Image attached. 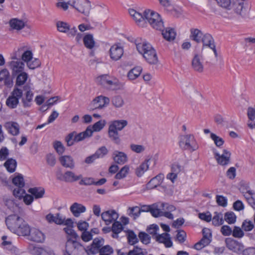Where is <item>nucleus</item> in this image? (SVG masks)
<instances>
[{
	"label": "nucleus",
	"mask_w": 255,
	"mask_h": 255,
	"mask_svg": "<svg viewBox=\"0 0 255 255\" xmlns=\"http://www.w3.org/2000/svg\"><path fill=\"white\" fill-rule=\"evenodd\" d=\"M128 121L125 120H115L111 122L108 129V135L111 140L117 145L121 144V139L118 131L122 130L128 125Z\"/></svg>",
	"instance_id": "f257e3e1"
},
{
	"label": "nucleus",
	"mask_w": 255,
	"mask_h": 255,
	"mask_svg": "<svg viewBox=\"0 0 255 255\" xmlns=\"http://www.w3.org/2000/svg\"><path fill=\"white\" fill-rule=\"evenodd\" d=\"M91 255L86 249L83 250L82 245L74 241L72 239H68L66 244V251L64 255Z\"/></svg>",
	"instance_id": "f03ea898"
},
{
	"label": "nucleus",
	"mask_w": 255,
	"mask_h": 255,
	"mask_svg": "<svg viewBox=\"0 0 255 255\" xmlns=\"http://www.w3.org/2000/svg\"><path fill=\"white\" fill-rule=\"evenodd\" d=\"M250 9V5L248 0H232L228 10H232L242 17H245Z\"/></svg>",
	"instance_id": "7ed1b4c3"
},
{
	"label": "nucleus",
	"mask_w": 255,
	"mask_h": 255,
	"mask_svg": "<svg viewBox=\"0 0 255 255\" xmlns=\"http://www.w3.org/2000/svg\"><path fill=\"white\" fill-rule=\"evenodd\" d=\"M179 146L183 150L193 152L199 148V146L193 134H186L180 136Z\"/></svg>",
	"instance_id": "20e7f679"
},
{
	"label": "nucleus",
	"mask_w": 255,
	"mask_h": 255,
	"mask_svg": "<svg viewBox=\"0 0 255 255\" xmlns=\"http://www.w3.org/2000/svg\"><path fill=\"white\" fill-rule=\"evenodd\" d=\"M144 16L152 27L157 30H162L164 24L160 15L149 9L144 11Z\"/></svg>",
	"instance_id": "39448f33"
},
{
	"label": "nucleus",
	"mask_w": 255,
	"mask_h": 255,
	"mask_svg": "<svg viewBox=\"0 0 255 255\" xmlns=\"http://www.w3.org/2000/svg\"><path fill=\"white\" fill-rule=\"evenodd\" d=\"M23 95L22 90L14 87L9 97L6 100V105L10 109H15L19 104V100Z\"/></svg>",
	"instance_id": "423d86ee"
},
{
	"label": "nucleus",
	"mask_w": 255,
	"mask_h": 255,
	"mask_svg": "<svg viewBox=\"0 0 255 255\" xmlns=\"http://www.w3.org/2000/svg\"><path fill=\"white\" fill-rule=\"evenodd\" d=\"M23 218L16 214L9 215L5 219V224L7 228L12 233L15 234L18 226L23 222Z\"/></svg>",
	"instance_id": "0eeeda50"
},
{
	"label": "nucleus",
	"mask_w": 255,
	"mask_h": 255,
	"mask_svg": "<svg viewBox=\"0 0 255 255\" xmlns=\"http://www.w3.org/2000/svg\"><path fill=\"white\" fill-rule=\"evenodd\" d=\"M12 183L16 186L13 191V195L20 198L23 195L25 194V191L23 188L25 185L23 176L19 174L12 179Z\"/></svg>",
	"instance_id": "6e6552de"
},
{
	"label": "nucleus",
	"mask_w": 255,
	"mask_h": 255,
	"mask_svg": "<svg viewBox=\"0 0 255 255\" xmlns=\"http://www.w3.org/2000/svg\"><path fill=\"white\" fill-rule=\"evenodd\" d=\"M78 11L88 15L90 10V3L87 0H77L74 1L71 5Z\"/></svg>",
	"instance_id": "1a4fd4ad"
},
{
	"label": "nucleus",
	"mask_w": 255,
	"mask_h": 255,
	"mask_svg": "<svg viewBox=\"0 0 255 255\" xmlns=\"http://www.w3.org/2000/svg\"><path fill=\"white\" fill-rule=\"evenodd\" d=\"M104 243V240L103 238H96L93 240L91 245L88 246L86 250L91 255H96L99 253Z\"/></svg>",
	"instance_id": "9d476101"
},
{
	"label": "nucleus",
	"mask_w": 255,
	"mask_h": 255,
	"mask_svg": "<svg viewBox=\"0 0 255 255\" xmlns=\"http://www.w3.org/2000/svg\"><path fill=\"white\" fill-rule=\"evenodd\" d=\"M227 247L233 252L241 253L244 250L243 245L237 241L231 238H227L225 240Z\"/></svg>",
	"instance_id": "9b49d317"
},
{
	"label": "nucleus",
	"mask_w": 255,
	"mask_h": 255,
	"mask_svg": "<svg viewBox=\"0 0 255 255\" xmlns=\"http://www.w3.org/2000/svg\"><path fill=\"white\" fill-rule=\"evenodd\" d=\"M15 59L16 60H12L8 63L9 68L12 71L11 74L13 77L23 72L24 67V64L23 62L16 58Z\"/></svg>",
	"instance_id": "f8f14e48"
},
{
	"label": "nucleus",
	"mask_w": 255,
	"mask_h": 255,
	"mask_svg": "<svg viewBox=\"0 0 255 255\" xmlns=\"http://www.w3.org/2000/svg\"><path fill=\"white\" fill-rule=\"evenodd\" d=\"M135 44L137 51L139 53L142 54V56L153 48L149 43L142 41L140 38H137L135 40Z\"/></svg>",
	"instance_id": "ddd939ff"
},
{
	"label": "nucleus",
	"mask_w": 255,
	"mask_h": 255,
	"mask_svg": "<svg viewBox=\"0 0 255 255\" xmlns=\"http://www.w3.org/2000/svg\"><path fill=\"white\" fill-rule=\"evenodd\" d=\"M28 239L33 242L42 243L45 240L44 234L36 228H31L30 233L28 235Z\"/></svg>",
	"instance_id": "4468645a"
},
{
	"label": "nucleus",
	"mask_w": 255,
	"mask_h": 255,
	"mask_svg": "<svg viewBox=\"0 0 255 255\" xmlns=\"http://www.w3.org/2000/svg\"><path fill=\"white\" fill-rule=\"evenodd\" d=\"M101 217L106 224L109 225L118 219L119 214L114 210H108L103 212L101 214Z\"/></svg>",
	"instance_id": "2eb2a0df"
},
{
	"label": "nucleus",
	"mask_w": 255,
	"mask_h": 255,
	"mask_svg": "<svg viewBox=\"0 0 255 255\" xmlns=\"http://www.w3.org/2000/svg\"><path fill=\"white\" fill-rule=\"evenodd\" d=\"M124 50L122 47L118 45H114L110 49V57L113 60H118L123 56Z\"/></svg>",
	"instance_id": "dca6fc26"
},
{
	"label": "nucleus",
	"mask_w": 255,
	"mask_h": 255,
	"mask_svg": "<svg viewBox=\"0 0 255 255\" xmlns=\"http://www.w3.org/2000/svg\"><path fill=\"white\" fill-rule=\"evenodd\" d=\"M215 156L218 163L221 165H226L230 162L231 153L226 149H224L223 153L221 155L215 152Z\"/></svg>",
	"instance_id": "f3484780"
},
{
	"label": "nucleus",
	"mask_w": 255,
	"mask_h": 255,
	"mask_svg": "<svg viewBox=\"0 0 255 255\" xmlns=\"http://www.w3.org/2000/svg\"><path fill=\"white\" fill-rule=\"evenodd\" d=\"M156 241L159 243H163L166 248H170L173 244L170 235L167 233L159 234L155 237Z\"/></svg>",
	"instance_id": "a211bd4d"
},
{
	"label": "nucleus",
	"mask_w": 255,
	"mask_h": 255,
	"mask_svg": "<svg viewBox=\"0 0 255 255\" xmlns=\"http://www.w3.org/2000/svg\"><path fill=\"white\" fill-rule=\"evenodd\" d=\"M129 13L130 16L133 17L138 25L141 26H144V22L146 20L144 16V12L142 14L133 9H130L129 10Z\"/></svg>",
	"instance_id": "6ab92c4d"
},
{
	"label": "nucleus",
	"mask_w": 255,
	"mask_h": 255,
	"mask_svg": "<svg viewBox=\"0 0 255 255\" xmlns=\"http://www.w3.org/2000/svg\"><path fill=\"white\" fill-rule=\"evenodd\" d=\"M114 161L117 164H124L128 161L127 155L123 152L115 150L113 153Z\"/></svg>",
	"instance_id": "aec40b11"
},
{
	"label": "nucleus",
	"mask_w": 255,
	"mask_h": 255,
	"mask_svg": "<svg viewBox=\"0 0 255 255\" xmlns=\"http://www.w3.org/2000/svg\"><path fill=\"white\" fill-rule=\"evenodd\" d=\"M143 57L147 62L151 65H155L158 62L157 53L154 48L148 52L145 53Z\"/></svg>",
	"instance_id": "412c9836"
},
{
	"label": "nucleus",
	"mask_w": 255,
	"mask_h": 255,
	"mask_svg": "<svg viewBox=\"0 0 255 255\" xmlns=\"http://www.w3.org/2000/svg\"><path fill=\"white\" fill-rule=\"evenodd\" d=\"M70 210L75 217H78L81 213L86 211V208L82 204L75 202L70 206Z\"/></svg>",
	"instance_id": "4be33fe9"
},
{
	"label": "nucleus",
	"mask_w": 255,
	"mask_h": 255,
	"mask_svg": "<svg viewBox=\"0 0 255 255\" xmlns=\"http://www.w3.org/2000/svg\"><path fill=\"white\" fill-rule=\"evenodd\" d=\"M95 109H102L108 105L110 103L109 98L100 96L96 98L93 101Z\"/></svg>",
	"instance_id": "5701e85b"
},
{
	"label": "nucleus",
	"mask_w": 255,
	"mask_h": 255,
	"mask_svg": "<svg viewBox=\"0 0 255 255\" xmlns=\"http://www.w3.org/2000/svg\"><path fill=\"white\" fill-rule=\"evenodd\" d=\"M0 81H3L4 85L7 87H10L13 84V81L10 78L8 71L4 69L0 72Z\"/></svg>",
	"instance_id": "b1692460"
},
{
	"label": "nucleus",
	"mask_w": 255,
	"mask_h": 255,
	"mask_svg": "<svg viewBox=\"0 0 255 255\" xmlns=\"http://www.w3.org/2000/svg\"><path fill=\"white\" fill-rule=\"evenodd\" d=\"M59 161L61 165L66 168L73 169L75 167V163L73 158L70 155H64L59 158Z\"/></svg>",
	"instance_id": "393cba45"
},
{
	"label": "nucleus",
	"mask_w": 255,
	"mask_h": 255,
	"mask_svg": "<svg viewBox=\"0 0 255 255\" xmlns=\"http://www.w3.org/2000/svg\"><path fill=\"white\" fill-rule=\"evenodd\" d=\"M164 178V174L159 173L154 177L152 178L147 184V187L150 189H153L160 185Z\"/></svg>",
	"instance_id": "a878e982"
},
{
	"label": "nucleus",
	"mask_w": 255,
	"mask_h": 255,
	"mask_svg": "<svg viewBox=\"0 0 255 255\" xmlns=\"http://www.w3.org/2000/svg\"><path fill=\"white\" fill-rule=\"evenodd\" d=\"M30 229L29 225L23 220L22 223L17 229L15 234L18 236H27L30 233Z\"/></svg>",
	"instance_id": "bb28decb"
},
{
	"label": "nucleus",
	"mask_w": 255,
	"mask_h": 255,
	"mask_svg": "<svg viewBox=\"0 0 255 255\" xmlns=\"http://www.w3.org/2000/svg\"><path fill=\"white\" fill-rule=\"evenodd\" d=\"M82 175H76L71 171H67L64 173V181L65 182H74L81 179Z\"/></svg>",
	"instance_id": "cd10ccee"
},
{
	"label": "nucleus",
	"mask_w": 255,
	"mask_h": 255,
	"mask_svg": "<svg viewBox=\"0 0 255 255\" xmlns=\"http://www.w3.org/2000/svg\"><path fill=\"white\" fill-rule=\"evenodd\" d=\"M123 86V84L120 83L118 79L110 77L106 88L110 90H117L121 89Z\"/></svg>",
	"instance_id": "c85d7f7f"
},
{
	"label": "nucleus",
	"mask_w": 255,
	"mask_h": 255,
	"mask_svg": "<svg viewBox=\"0 0 255 255\" xmlns=\"http://www.w3.org/2000/svg\"><path fill=\"white\" fill-rule=\"evenodd\" d=\"M190 31V38L198 43H200L204 34L203 32L197 28H191Z\"/></svg>",
	"instance_id": "c756f323"
},
{
	"label": "nucleus",
	"mask_w": 255,
	"mask_h": 255,
	"mask_svg": "<svg viewBox=\"0 0 255 255\" xmlns=\"http://www.w3.org/2000/svg\"><path fill=\"white\" fill-rule=\"evenodd\" d=\"M47 221L50 223H55L58 225H62L64 223V219L59 213L56 214V216L49 213L46 216Z\"/></svg>",
	"instance_id": "7c9ffc66"
},
{
	"label": "nucleus",
	"mask_w": 255,
	"mask_h": 255,
	"mask_svg": "<svg viewBox=\"0 0 255 255\" xmlns=\"http://www.w3.org/2000/svg\"><path fill=\"white\" fill-rule=\"evenodd\" d=\"M29 87L24 86V89L25 90H27L25 93V97L22 98V101L23 103V107H29L31 106V102L32 101L33 93L30 90H28Z\"/></svg>",
	"instance_id": "2f4dec72"
},
{
	"label": "nucleus",
	"mask_w": 255,
	"mask_h": 255,
	"mask_svg": "<svg viewBox=\"0 0 255 255\" xmlns=\"http://www.w3.org/2000/svg\"><path fill=\"white\" fill-rule=\"evenodd\" d=\"M150 159H146L135 169L136 175L140 177L143 175L144 173L148 170L149 168V162Z\"/></svg>",
	"instance_id": "473e14b6"
},
{
	"label": "nucleus",
	"mask_w": 255,
	"mask_h": 255,
	"mask_svg": "<svg viewBox=\"0 0 255 255\" xmlns=\"http://www.w3.org/2000/svg\"><path fill=\"white\" fill-rule=\"evenodd\" d=\"M93 131L89 127L83 132H80L75 135L74 140L76 142L80 141L87 137H90L92 135Z\"/></svg>",
	"instance_id": "72a5a7b5"
},
{
	"label": "nucleus",
	"mask_w": 255,
	"mask_h": 255,
	"mask_svg": "<svg viewBox=\"0 0 255 255\" xmlns=\"http://www.w3.org/2000/svg\"><path fill=\"white\" fill-rule=\"evenodd\" d=\"M5 127L8 132L13 135H16L19 132V126L16 122L7 123L6 124Z\"/></svg>",
	"instance_id": "f704fd0d"
},
{
	"label": "nucleus",
	"mask_w": 255,
	"mask_h": 255,
	"mask_svg": "<svg viewBox=\"0 0 255 255\" xmlns=\"http://www.w3.org/2000/svg\"><path fill=\"white\" fill-rule=\"evenodd\" d=\"M201 42L203 43V47H211L215 45L214 39L212 36L209 33H205L203 34L201 39Z\"/></svg>",
	"instance_id": "c9c22d12"
},
{
	"label": "nucleus",
	"mask_w": 255,
	"mask_h": 255,
	"mask_svg": "<svg viewBox=\"0 0 255 255\" xmlns=\"http://www.w3.org/2000/svg\"><path fill=\"white\" fill-rule=\"evenodd\" d=\"M28 192L30 193L32 196H34L35 199H39L43 197L45 193V190L43 188L41 187H33L29 188Z\"/></svg>",
	"instance_id": "e433bc0d"
},
{
	"label": "nucleus",
	"mask_w": 255,
	"mask_h": 255,
	"mask_svg": "<svg viewBox=\"0 0 255 255\" xmlns=\"http://www.w3.org/2000/svg\"><path fill=\"white\" fill-rule=\"evenodd\" d=\"M192 65L194 70L202 72L203 71V65L201 61L200 58L198 55H195L192 61Z\"/></svg>",
	"instance_id": "4c0bfd02"
},
{
	"label": "nucleus",
	"mask_w": 255,
	"mask_h": 255,
	"mask_svg": "<svg viewBox=\"0 0 255 255\" xmlns=\"http://www.w3.org/2000/svg\"><path fill=\"white\" fill-rule=\"evenodd\" d=\"M161 31H162V35H163V37L166 40L170 41L175 39L176 33L173 29L168 28H166L164 31L163 28Z\"/></svg>",
	"instance_id": "58836bf2"
},
{
	"label": "nucleus",
	"mask_w": 255,
	"mask_h": 255,
	"mask_svg": "<svg viewBox=\"0 0 255 255\" xmlns=\"http://www.w3.org/2000/svg\"><path fill=\"white\" fill-rule=\"evenodd\" d=\"M211 220L212 221V224L216 227L222 225L224 223L223 214L217 212H214V215Z\"/></svg>",
	"instance_id": "ea45409f"
},
{
	"label": "nucleus",
	"mask_w": 255,
	"mask_h": 255,
	"mask_svg": "<svg viewBox=\"0 0 255 255\" xmlns=\"http://www.w3.org/2000/svg\"><path fill=\"white\" fill-rule=\"evenodd\" d=\"M83 42L85 47L88 49H91L95 44L93 35L88 34L83 37Z\"/></svg>",
	"instance_id": "a19ab883"
},
{
	"label": "nucleus",
	"mask_w": 255,
	"mask_h": 255,
	"mask_svg": "<svg viewBox=\"0 0 255 255\" xmlns=\"http://www.w3.org/2000/svg\"><path fill=\"white\" fill-rule=\"evenodd\" d=\"M16 165V161L12 158H8L4 164L6 170L10 173H13L15 171Z\"/></svg>",
	"instance_id": "79ce46f5"
},
{
	"label": "nucleus",
	"mask_w": 255,
	"mask_h": 255,
	"mask_svg": "<svg viewBox=\"0 0 255 255\" xmlns=\"http://www.w3.org/2000/svg\"><path fill=\"white\" fill-rule=\"evenodd\" d=\"M10 27L14 29L20 30L24 27V22L21 20L13 18L9 21Z\"/></svg>",
	"instance_id": "37998d69"
},
{
	"label": "nucleus",
	"mask_w": 255,
	"mask_h": 255,
	"mask_svg": "<svg viewBox=\"0 0 255 255\" xmlns=\"http://www.w3.org/2000/svg\"><path fill=\"white\" fill-rule=\"evenodd\" d=\"M16 76V79L15 86L16 87H17L16 86L23 85L28 78V74L24 72H21Z\"/></svg>",
	"instance_id": "c03bdc74"
},
{
	"label": "nucleus",
	"mask_w": 255,
	"mask_h": 255,
	"mask_svg": "<svg viewBox=\"0 0 255 255\" xmlns=\"http://www.w3.org/2000/svg\"><path fill=\"white\" fill-rule=\"evenodd\" d=\"M141 71L142 68L139 66L132 69L128 74V79L131 80L135 79L140 75Z\"/></svg>",
	"instance_id": "a18cd8bd"
},
{
	"label": "nucleus",
	"mask_w": 255,
	"mask_h": 255,
	"mask_svg": "<svg viewBox=\"0 0 255 255\" xmlns=\"http://www.w3.org/2000/svg\"><path fill=\"white\" fill-rule=\"evenodd\" d=\"M129 167L128 165H125L121 170L116 174L115 178L117 179H121L126 177L128 173Z\"/></svg>",
	"instance_id": "49530a36"
},
{
	"label": "nucleus",
	"mask_w": 255,
	"mask_h": 255,
	"mask_svg": "<svg viewBox=\"0 0 255 255\" xmlns=\"http://www.w3.org/2000/svg\"><path fill=\"white\" fill-rule=\"evenodd\" d=\"M127 238L128 243L130 245H134L138 242L136 235L132 230L128 231Z\"/></svg>",
	"instance_id": "de8ad7c7"
},
{
	"label": "nucleus",
	"mask_w": 255,
	"mask_h": 255,
	"mask_svg": "<svg viewBox=\"0 0 255 255\" xmlns=\"http://www.w3.org/2000/svg\"><path fill=\"white\" fill-rule=\"evenodd\" d=\"M237 217L233 212H228L225 214L224 220L229 224H234L236 221Z\"/></svg>",
	"instance_id": "09e8293b"
},
{
	"label": "nucleus",
	"mask_w": 255,
	"mask_h": 255,
	"mask_svg": "<svg viewBox=\"0 0 255 255\" xmlns=\"http://www.w3.org/2000/svg\"><path fill=\"white\" fill-rule=\"evenodd\" d=\"M138 238L140 241L145 245L150 243L151 237L150 236L144 232H140L138 234Z\"/></svg>",
	"instance_id": "8fccbe9b"
},
{
	"label": "nucleus",
	"mask_w": 255,
	"mask_h": 255,
	"mask_svg": "<svg viewBox=\"0 0 255 255\" xmlns=\"http://www.w3.org/2000/svg\"><path fill=\"white\" fill-rule=\"evenodd\" d=\"M56 26L58 30L61 32L66 33L69 29V25L63 21H58Z\"/></svg>",
	"instance_id": "3c124183"
},
{
	"label": "nucleus",
	"mask_w": 255,
	"mask_h": 255,
	"mask_svg": "<svg viewBox=\"0 0 255 255\" xmlns=\"http://www.w3.org/2000/svg\"><path fill=\"white\" fill-rule=\"evenodd\" d=\"M123 230V227L121 222L116 221H114L112 227V231L113 233L118 235Z\"/></svg>",
	"instance_id": "603ef678"
},
{
	"label": "nucleus",
	"mask_w": 255,
	"mask_h": 255,
	"mask_svg": "<svg viewBox=\"0 0 255 255\" xmlns=\"http://www.w3.org/2000/svg\"><path fill=\"white\" fill-rule=\"evenodd\" d=\"M129 213L128 215L130 217H133L134 219L137 218L140 216L141 210L140 208L137 207H133L131 208H129Z\"/></svg>",
	"instance_id": "864d4df0"
},
{
	"label": "nucleus",
	"mask_w": 255,
	"mask_h": 255,
	"mask_svg": "<svg viewBox=\"0 0 255 255\" xmlns=\"http://www.w3.org/2000/svg\"><path fill=\"white\" fill-rule=\"evenodd\" d=\"M110 78V77L108 75H103L97 78V82L98 84L106 88L108 82H109Z\"/></svg>",
	"instance_id": "5fc2aeb1"
},
{
	"label": "nucleus",
	"mask_w": 255,
	"mask_h": 255,
	"mask_svg": "<svg viewBox=\"0 0 255 255\" xmlns=\"http://www.w3.org/2000/svg\"><path fill=\"white\" fill-rule=\"evenodd\" d=\"M147 252H143L142 249L137 246H134L133 250H130L127 255H146Z\"/></svg>",
	"instance_id": "6e6d98bb"
},
{
	"label": "nucleus",
	"mask_w": 255,
	"mask_h": 255,
	"mask_svg": "<svg viewBox=\"0 0 255 255\" xmlns=\"http://www.w3.org/2000/svg\"><path fill=\"white\" fill-rule=\"evenodd\" d=\"M113 248L109 245L102 247L99 252L100 255H111L113 253Z\"/></svg>",
	"instance_id": "4d7b16f0"
},
{
	"label": "nucleus",
	"mask_w": 255,
	"mask_h": 255,
	"mask_svg": "<svg viewBox=\"0 0 255 255\" xmlns=\"http://www.w3.org/2000/svg\"><path fill=\"white\" fill-rule=\"evenodd\" d=\"M186 239V233L182 230H178L176 237V240L180 244L183 243Z\"/></svg>",
	"instance_id": "13d9d810"
},
{
	"label": "nucleus",
	"mask_w": 255,
	"mask_h": 255,
	"mask_svg": "<svg viewBox=\"0 0 255 255\" xmlns=\"http://www.w3.org/2000/svg\"><path fill=\"white\" fill-rule=\"evenodd\" d=\"M106 125L105 120H100L95 123L92 127L93 131H99L102 130Z\"/></svg>",
	"instance_id": "bf43d9fd"
},
{
	"label": "nucleus",
	"mask_w": 255,
	"mask_h": 255,
	"mask_svg": "<svg viewBox=\"0 0 255 255\" xmlns=\"http://www.w3.org/2000/svg\"><path fill=\"white\" fill-rule=\"evenodd\" d=\"M239 190L242 194H247V193L252 194V191L250 190L248 183L244 181L240 182Z\"/></svg>",
	"instance_id": "052dcab7"
},
{
	"label": "nucleus",
	"mask_w": 255,
	"mask_h": 255,
	"mask_svg": "<svg viewBox=\"0 0 255 255\" xmlns=\"http://www.w3.org/2000/svg\"><path fill=\"white\" fill-rule=\"evenodd\" d=\"M79 183L80 185H95V180L92 177H85L83 178L82 177Z\"/></svg>",
	"instance_id": "680f3d73"
},
{
	"label": "nucleus",
	"mask_w": 255,
	"mask_h": 255,
	"mask_svg": "<svg viewBox=\"0 0 255 255\" xmlns=\"http://www.w3.org/2000/svg\"><path fill=\"white\" fill-rule=\"evenodd\" d=\"M112 102L113 105L116 108L122 107L124 105V100L120 96H115Z\"/></svg>",
	"instance_id": "e2e57ef3"
},
{
	"label": "nucleus",
	"mask_w": 255,
	"mask_h": 255,
	"mask_svg": "<svg viewBox=\"0 0 255 255\" xmlns=\"http://www.w3.org/2000/svg\"><path fill=\"white\" fill-rule=\"evenodd\" d=\"M53 147L56 152L59 154H62L65 148L61 142L59 141H56L53 143Z\"/></svg>",
	"instance_id": "0e129e2a"
},
{
	"label": "nucleus",
	"mask_w": 255,
	"mask_h": 255,
	"mask_svg": "<svg viewBox=\"0 0 255 255\" xmlns=\"http://www.w3.org/2000/svg\"><path fill=\"white\" fill-rule=\"evenodd\" d=\"M232 235L236 238H242L244 236V233L241 228L235 226L232 232Z\"/></svg>",
	"instance_id": "69168bd1"
},
{
	"label": "nucleus",
	"mask_w": 255,
	"mask_h": 255,
	"mask_svg": "<svg viewBox=\"0 0 255 255\" xmlns=\"http://www.w3.org/2000/svg\"><path fill=\"white\" fill-rule=\"evenodd\" d=\"M40 61L38 59L35 58L33 60H30L27 62V65L28 67L30 69H34L40 65Z\"/></svg>",
	"instance_id": "338daca9"
},
{
	"label": "nucleus",
	"mask_w": 255,
	"mask_h": 255,
	"mask_svg": "<svg viewBox=\"0 0 255 255\" xmlns=\"http://www.w3.org/2000/svg\"><path fill=\"white\" fill-rule=\"evenodd\" d=\"M210 136L212 139L214 140L217 146L220 147L223 144L224 141L221 137L213 133H211Z\"/></svg>",
	"instance_id": "774afa93"
}]
</instances>
